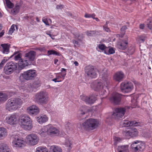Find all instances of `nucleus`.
Masks as SVG:
<instances>
[{"label":"nucleus","mask_w":152,"mask_h":152,"mask_svg":"<svg viewBox=\"0 0 152 152\" xmlns=\"http://www.w3.org/2000/svg\"><path fill=\"white\" fill-rule=\"evenodd\" d=\"M19 134L15 133L12 136V145L13 148L18 149L24 147L26 143L30 146L36 145L39 141L37 135L35 134L31 133L27 135L24 139L19 137Z\"/></svg>","instance_id":"1"},{"label":"nucleus","mask_w":152,"mask_h":152,"mask_svg":"<svg viewBox=\"0 0 152 152\" xmlns=\"http://www.w3.org/2000/svg\"><path fill=\"white\" fill-rule=\"evenodd\" d=\"M110 83L109 78L107 76L105 77H103L102 82L99 80H96L94 82V86L91 87L95 90H102L101 94L103 95L106 93L105 90L104 89L105 88H107Z\"/></svg>","instance_id":"2"},{"label":"nucleus","mask_w":152,"mask_h":152,"mask_svg":"<svg viewBox=\"0 0 152 152\" xmlns=\"http://www.w3.org/2000/svg\"><path fill=\"white\" fill-rule=\"evenodd\" d=\"M18 122L21 127L25 130H30L33 127L32 120L26 115H20L18 118Z\"/></svg>","instance_id":"3"},{"label":"nucleus","mask_w":152,"mask_h":152,"mask_svg":"<svg viewBox=\"0 0 152 152\" xmlns=\"http://www.w3.org/2000/svg\"><path fill=\"white\" fill-rule=\"evenodd\" d=\"M22 99L19 98H12L9 99L6 105V109L9 111L12 112L20 108L22 104Z\"/></svg>","instance_id":"4"},{"label":"nucleus","mask_w":152,"mask_h":152,"mask_svg":"<svg viewBox=\"0 0 152 152\" xmlns=\"http://www.w3.org/2000/svg\"><path fill=\"white\" fill-rule=\"evenodd\" d=\"M99 125V121L97 120L90 118L82 124V127L87 130H92L96 128Z\"/></svg>","instance_id":"5"},{"label":"nucleus","mask_w":152,"mask_h":152,"mask_svg":"<svg viewBox=\"0 0 152 152\" xmlns=\"http://www.w3.org/2000/svg\"><path fill=\"white\" fill-rule=\"evenodd\" d=\"M48 93L45 91H41L37 93L34 97V101L41 104L46 103L48 100Z\"/></svg>","instance_id":"6"},{"label":"nucleus","mask_w":152,"mask_h":152,"mask_svg":"<svg viewBox=\"0 0 152 152\" xmlns=\"http://www.w3.org/2000/svg\"><path fill=\"white\" fill-rule=\"evenodd\" d=\"M37 75V72L36 70L30 69L21 73L19 78L20 80L22 79L27 80H31L36 77Z\"/></svg>","instance_id":"7"},{"label":"nucleus","mask_w":152,"mask_h":152,"mask_svg":"<svg viewBox=\"0 0 152 152\" xmlns=\"http://www.w3.org/2000/svg\"><path fill=\"white\" fill-rule=\"evenodd\" d=\"M47 134L51 137L58 136L60 134L59 129L55 125L49 124L46 125Z\"/></svg>","instance_id":"8"},{"label":"nucleus","mask_w":152,"mask_h":152,"mask_svg":"<svg viewBox=\"0 0 152 152\" xmlns=\"http://www.w3.org/2000/svg\"><path fill=\"white\" fill-rule=\"evenodd\" d=\"M131 148L134 152H142L145 148V145L143 142L136 141L131 144Z\"/></svg>","instance_id":"9"},{"label":"nucleus","mask_w":152,"mask_h":152,"mask_svg":"<svg viewBox=\"0 0 152 152\" xmlns=\"http://www.w3.org/2000/svg\"><path fill=\"white\" fill-rule=\"evenodd\" d=\"M18 65L16 63L10 62L5 65L4 72L6 75H10L15 70L17 67Z\"/></svg>","instance_id":"10"},{"label":"nucleus","mask_w":152,"mask_h":152,"mask_svg":"<svg viewBox=\"0 0 152 152\" xmlns=\"http://www.w3.org/2000/svg\"><path fill=\"white\" fill-rule=\"evenodd\" d=\"M18 117L16 113L10 114L6 116L5 121L7 124L11 125H15L18 122Z\"/></svg>","instance_id":"11"},{"label":"nucleus","mask_w":152,"mask_h":152,"mask_svg":"<svg viewBox=\"0 0 152 152\" xmlns=\"http://www.w3.org/2000/svg\"><path fill=\"white\" fill-rule=\"evenodd\" d=\"M126 108H130V107H127L125 108H116L115 112L112 114V117L116 119L122 118L124 115Z\"/></svg>","instance_id":"12"},{"label":"nucleus","mask_w":152,"mask_h":152,"mask_svg":"<svg viewBox=\"0 0 152 152\" xmlns=\"http://www.w3.org/2000/svg\"><path fill=\"white\" fill-rule=\"evenodd\" d=\"M85 73L89 77L91 78H95L97 77V69L91 66H86L85 69Z\"/></svg>","instance_id":"13"},{"label":"nucleus","mask_w":152,"mask_h":152,"mask_svg":"<svg viewBox=\"0 0 152 152\" xmlns=\"http://www.w3.org/2000/svg\"><path fill=\"white\" fill-rule=\"evenodd\" d=\"M134 87L132 83L130 82L122 83L121 85V89L123 92L128 93L130 92L133 89Z\"/></svg>","instance_id":"14"},{"label":"nucleus","mask_w":152,"mask_h":152,"mask_svg":"<svg viewBox=\"0 0 152 152\" xmlns=\"http://www.w3.org/2000/svg\"><path fill=\"white\" fill-rule=\"evenodd\" d=\"M40 86L39 83H37L36 82H34L32 83H29L26 86L25 88L20 87V90L22 88L24 91L26 92H30L33 91V88H37Z\"/></svg>","instance_id":"15"},{"label":"nucleus","mask_w":152,"mask_h":152,"mask_svg":"<svg viewBox=\"0 0 152 152\" xmlns=\"http://www.w3.org/2000/svg\"><path fill=\"white\" fill-rule=\"evenodd\" d=\"M80 97L81 99L84 101L86 103L90 104L94 103L96 99V97L93 95L90 96L89 97L81 95Z\"/></svg>","instance_id":"16"},{"label":"nucleus","mask_w":152,"mask_h":152,"mask_svg":"<svg viewBox=\"0 0 152 152\" xmlns=\"http://www.w3.org/2000/svg\"><path fill=\"white\" fill-rule=\"evenodd\" d=\"M27 110L28 113L31 115H37L39 112V108L35 105H33L28 107Z\"/></svg>","instance_id":"17"},{"label":"nucleus","mask_w":152,"mask_h":152,"mask_svg":"<svg viewBox=\"0 0 152 152\" xmlns=\"http://www.w3.org/2000/svg\"><path fill=\"white\" fill-rule=\"evenodd\" d=\"M66 75V72H60L56 73V77L52 79V81L55 83L61 82L64 79Z\"/></svg>","instance_id":"18"},{"label":"nucleus","mask_w":152,"mask_h":152,"mask_svg":"<svg viewBox=\"0 0 152 152\" xmlns=\"http://www.w3.org/2000/svg\"><path fill=\"white\" fill-rule=\"evenodd\" d=\"M121 95L117 93H114L110 98V100L115 104H118L121 100Z\"/></svg>","instance_id":"19"},{"label":"nucleus","mask_w":152,"mask_h":152,"mask_svg":"<svg viewBox=\"0 0 152 152\" xmlns=\"http://www.w3.org/2000/svg\"><path fill=\"white\" fill-rule=\"evenodd\" d=\"M37 122L39 124H42L47 122L48 120V117L45 115H41L36 117Z\"/></svg>","instance_id":"20"},{"label":"nucleus","mask_w":152,"mask_h":152,"mask_svg":"<svg viewBox=\"0 0 152 152\" xmlns=\"http://www.w3.org/2000/svg\"><path fill=\"white\" fill-rule=\"evenodd\" d=\"M31 64L29 62H28V61L20 59V60L18 62V65L19 68L22 69L28 65H31Z\"/></svg>","instance_id":"21"},{"label":"nucleus","mask_w":152,"mask_h":152,"mask_svg":"<svg viewBox=\"0 0 152 152\" xmlns=\"http://www.w3.org/2000/svg\"><path fill=\"white\" fill-rule=\"evenodd\" d=\"M36 56V52L33 51H30L25 55V57L28 58L30 61H34Z\"/></svg>","instance_id":"22"},{"label":"nucleus","mask_w":152,"mask_h":152,"mask_svg":"<svg viewBox=\"0 0 152 152\" xmlns=\"http://www.w3.org/2000/svg\"><path fill=\"white\" fill-rule=\"evenodd\" d=\"M124 74L121 72H118L116 73L113 76L114 79L116 81H120L123 78Z\"/></svg>","instance_id":"23"},{"label":"nucleus","mask_w":152,"mask_h":152,"mask_svg":"<svg viewBox=\"0 0 152 152\" xmlns=\"http://www.w3.org/2000/svg\"><path fill=\"white\" fill-rule=\"evenodd\" d=\"M117 152H129V146L127 145L118 146Z\"/></svg>","instance_id":"24"},{"label":"nucleus","mask_w":152,"mask_h":152,"mask_svg":"<svg viewBox=\"0 0 152 152\" xmlns=\"http://www.w3.org/2000/svg\"><path fill=\"white\" fill-rule=\"evenodd\" d=\"M10 149L6 144H0V152H10Z\"/></svg>","instance_id":"25"},{"label":"nucleus","mask_w":152,"mask_h":152,"mask_svg":"<svg viewBox=\"0 0 152 152\" xmlns=\"http://www.w3.org/2000/svg\"><path fill=\"white\" fill-rule=\"evenodd\" d=\"M7 132L6 129L3 127H0V140H2L7 135Z\"/></svg>","instance_id":"26"},{"label":"nucleus","mask_w":152,"mask_h":152,"mask_svg":"<svg viewBox=\"0 0 152 152\" xmlns=\"http://www.w3.org/2000/svg\"><path fill=\"white\" fill-rule=\"evenodd\" d=\"M46 125L42 127L39 131V134L42 137H45L47 134V129Z\"/></svg>","instance_id":"27"},{"label":"nucleus","mask_w":152,"mask_h":152,"mask_svg":"<svg viewBox=\"0 0 152 152\" xmlns=\"http://www.w3.org/2000/svg\"><path fill=\"white\" fill-rule=\"evenodd\" d=\"M133 124V121H129L128 120H124L121 121L120 123V126L121 127L126 126H132Z\"/></svg>","instance_id":"28"},{"label":"nucleus","mask_w":152,"mask_h":152,"mask_svg":"<svg viewBox=\"0 0 152 152\" xmlns=\"http://www.w3.org/2000/svg\"><path fill=\"white\" fill-rule=\"evenodd\" d=\"M128 44V39L126 40H123L118 45V47L121 49L124 50L125 49Z\"/></svg>","instance_id":"29"},{"label":"nucleus","mask_w":152,"mask_h":152,"mask_svg":"<svg viewBox=\"0 0 152 152\" xmlns=\"http://www.w3.org/2000/svg\"><path fill=\"white\" fill-rule=\"evenodd\" d=\"M50 152H62V149L60 147L53 145L50 148Z\"/></svg>","instance_id":"30"},{"label":"nucleus","mask_w":152,"mask_h":152,"mask_svg":"<svg viewBox=\"0 0 152 152\" xmlns=\"http://www.w3.org/2000/svg\"><path fill=\"white\" fill-rule=\"evenodd\" d=\"M1 46L2 47V53L4 54H7L9 52L10 45L7 44H2Z\"/></svg>","instance_id":"31"},{"label":"nucleus","mask_w":152,"mask_h":152,"mask_svg":"<svg viewBox=\"0 0 152 152\" xmlns=\"http://www.w3.org/2000/svg\"><path fill=\"white\" fill-rule=\"evenodd\" d=\"M8 98V96L7 94L0 92V103L5 102Z\"/></svg>","instance_id":"32"},{"label":"nucleus","mask_w":152,"mask_h":152,"mask_svg":"<svg viewBox=\"0 0 152 152\" xmlns=\"http://www.w3.org/2000/svg\"><path fill=\"white\" fill-rule=\"evenodd\" d=\"M20 7L19 4H16L15 7L11 10V13L12 15H15L18 13L20 10Z\"/></svg>","instance_id":"33"},{"label":"nucleus","mask_w":152,"mask_h":152,"mask_svg":"<svg viewBox=\"0 0 152 152\" xmlns=\"http://www.w3.org/2000/svg\"><path fill=\"white\" fill-rule=\"evenodd\" d=\"M15 56L14 57V59L15 61H18L19 60V61L20 60V59H22L21 58V56L20 53L16 51L11 56L10 58H12L13 56Z\"/></svg>","instance_id":"34"},{"label":"nucleus","mask_w":152,"mask_h":152,"mask_svg":"<svg viewBox=\"0 0 152 152\" xmlns=\"http://www.w3.org/2000/svg\"><path fill=\"white\" fill-rule=\"evenodd\" d=\"M131 137H135L138 136V132L135 128H132L129 129Z\"/></svg>","instance_id":"35"},{"label":"nucleus","mask_w":152,"mask_h":152,"mask_svg":"<svg viewBox=\"0 0 152 152\" xmlns=\"http://www.w3.org/2000/svg\"><path fill=\"white\" fill-rule=\"evenodd\" d=\"M48 149L45 147L39 146L37 147L35 151V152H48Z\"/></svg>","instance_id":"36"},{"label":"nucleus","mask_w":152,"mask_h":152,"mask_svg":"<svg viewBox=\"0 0 152 152\" xmlns=\"http://www.w3.org/2000/svg\"><path fill=\"white\" fill-rule=\"evenodd\" d=\"M106 51L105 52V53L107 55L111 54L114 53L115 52V50L114 48L110 47L109 48L107 47L106 48Z\"/></svg>","instance_id":"37"},{"label":"nucleus","mask_w":152,"mask_h":152,"mask_svg":"<svg viewBox=\"0 0 152 152\" xmlns=\"http://www.w3.org/2000/svg\"><path fill=\"white\" fill-rule=\"evenodd\" d=\"M15 27L17 30L18 29V27L17 26L15 25L14 24H13L11 27L8 32V34L10 35H12V33L15 30Z\"/></svg>","instance_id":"38"},{"label":"nucleus","mask_w":152,"mask_h":152,"mask_svg":"<svg viewBox=\"0 0 152 152\" xmlns=\"http://www.w3.org/2000/svg\"><path fill=\"white\" fill-rule=\"evenodd\" d=\"M134 50V47L133 46H131L129 47L127 49V54L129 55H132L133 53Z\"/></svg>","instance_id":"39"},{"label":"nucleus","mask_w":152,"mask_h":152,"mask_svg":"<svg viewBox=\"0 0 152 152\" xmlns=\"http://www.w3.org/2000/svg\"><path fill=\"white\" fill-rule=\"evenodd\" d=\"M131 108H132L135 107L137 106V102L136 99L133 98L131 101Z\"/></svg>","instance_id":"40"},{"label":"nucleus","mask_w":152,"mask_h":152,"mask_svg":"<svg viewBox=\"0 0 152 152\" xmlns=\"http://www.w3.org/2000/svg\"><path fill=\"white\" fill-rule=\"evenodd\" d=\"M42 21L46 25L49 26L50 24L51 23V20L50 19L45 18H42Z\"/></svg>","instance_id":"41"},{"label":"nucleus","mask_w":152,"mask_h":152,"mask_svg":"<svg viewBox=\"0 0 152 152\" xmlns=\"http://www.w3.org/2000/svg\"><path fill=\"white\" fill-rule=\"evenodd\" d=\"M98 48L102 51H103L104 53H105V52L106 50V48H107V47H106L104 45L99 44L98 46Z\"/></svg>","instance_id":"42"},{"label":"nucleus","mask_w":152,"mask_h":152,"mask_svg":"<svg viewBox=\"0 0 152 152\" xmlns=\"http://www.w3.org/2000/svg\"><path fill=\"white\" fill-rule=\"evenodd\" d=\"M7 7L9 8H12L13 7V4L10 0H5Z\"/></svg>","instance_id":"43"},{"label":"nucleus","mask_w":152,"mask_h":152,"mask_svg":"<svg viewBox=\"0 0 152 152\" xmlns=\"http://www.w3.org/2000/svg\"><path fill=\"white\" fill-rule=\"evenodd\" d=\"M65 145L68 149H69L71 148V146L72 145V142L69 140H66L65 142Z\"/></svg>","instance_id":"44"},{"label":"nucleus","mask_w":152,"mask_h":152,"mask_svg":"<svg viewBox=\"0 0 152 152\" xmlns=\"http://www.w3.org/2000/svg\"><path fill=\"white\" fill-rule=\"evenodd\" d=\"M87 111L86 108L84 107H82L80 108L78 112L79 114L82 115H84L85 113Z\"/></svg>","instance_id":"45"},{"label":"nucleus","mask_w":152,"mask_h":152,"mask_svg":"<svg viewBox=\"0 0 152 152\" xmlns=\"http://www.w3.org/2000/svg\"><path fill=\"white\" fill-rule=\"evenodd\" d=\"M108 21H107L105 24L103 26V28L104 30L107 32H110V30L109 28L107 27V24L108 23Z\"/></svg>","instance_id":"46"},{"label":"nucleus","mask_w":152,"mask_h":152,"mask_svg":"<svg viewBox=\"0 0 152 152\" xmlns=\"http://www.w3.org/2000/svg\"><path fill=\"white\" fill-rule=\"evenodd\" d=\"M123 134L127 138L131 137L129 130L128 131H124Z\"/></svg>","instance_id":"47"},{"label":"nucleus","mask_w":152,"mask_h":152,"mask_svg":"<svg viewBox=\"0 0 152 152\" xmlns=\"http://www.w3.org/2000/svg\"><path fill=\"white\" fill-rule=\"evenodd\" d=\"M113 139L114 141V145H116L118 142H120L121 140L120 138L116 137H114Z\"/></svg>","instance_id":"48"},{"label":"nucleus","mask_w":152,"mask_h":152,"mask_svg":"<svg viewBox=\"0 0 152 152\" xmlns=\"http://www.w3.org/2000/svg\"><path fill=\"white\" fill-rule=\"evenodd\" d=\"M95 16L96 15L94 13L92 14L86 13L84 15V17L86 18H93V17H95Z\"/></svg>","instance_id":"49"},{"label":"nucleus","mask_w":152,"mask_h":152,"mask_svg":"<svg viewBox=\"0 0 152 152\" xmlns=\"http://www.w3.org/2000/svg\"><path fill=\"white\" fill-rule=\"evenodd\" d=\"M48 55H50L52 54L56 55H58L57 52L53 50H48Z\"/></svg>","instance_id":"50"},{"label":"nucleus","mask_w":152,"mask_h":152,"mask_svg":"<svg viewBox=\"0 0 152 152\" xmlns=\"http://www.w3.org/2000/svg\"><path fill=\"white\" fill-rule=\"evenodd\" d=\"M96 32L95 31H93L86 32V34L88 36H94L95 35Z\"/></svg>","instance_id":"51"},{"label":"nucleus","mask_w":152,"mask_h":152,"mask_svg":"<svg viewBox=\"0 0 152 152\" xmlns=\"http://www.w3.org/2000/svg\"><path fill=\"white\" fill-rule=\"evenodd\" d=\"M10 58H9L8 57L4 58V59L2 60L0 64L4 65L6 63V62Z\"/></svg>","instance_id":"52"},{"label":"nucleus","mask_w":152,"mask_h":152,"mask_svg":"<svg viewBox=\"0 0 152 152\" xmlns=\"http://www.w3.org/2000/svg\"><path fill=\"white\" fill-rule=\"evenodd\" d=\"M133 124L132 126H141V123L140 122H137L135 121H133Z\"/></svg>","instance_id":"53"},{"label":"nucleus","mask_w":152,"mask_h":152,"mask_svg":"<svg viewBox=\"0 0 152 152\" xmlns=\"http://www.w3.org/2000/svg\"><path fill=\"white\" fill-rule=\"evenodd\" d=\"M64 6L63 5H57L56 9L57 10H62L64 8Z\"/></svg>","instance_id":"54"},{"label":"nucleus","mask_w":152,"mask_h":152,"mask_svg":"<svg viewBox=\"0 0 152 152\" xmlns=\"http://www.w3.org/2000/svg\"><path fill=\"white\" fill-rule=\"evenodd\" d=\"M148 28L150 29H152V22L150 21V23L147 24Z\"/></svg>","instance_id":"55"},{"label":"nucleus","mask_w":152,"mask_h":152,"mask_svg":"<svg viewBox=\"0 0 152 152\" xmlns=\"http://www.w3.org/2000/svg\"><path fill=\"white\" fill-rule=\"evenodd\" d=\"M38 49V50L41 52L45 51V49L44 47L39 48Z\"/></svg>","instance_id":"56"},{"label":"nucleus","mask_w":152,"mask_h":152,"mask_svg":"<svg viewBox=\"0 0 152 152\" xmlns=\"http://www.w3.org/2000/svg\"><path fill=\"white\" fill-rule=\"evenodd\" d=\"M127 28L126 26H124L122 27V28L121 29V31H124Z\"/></svg>","instance_id":"57"},{"label":"nucleus","mask_w":152,"mask_h":152,"mask_svg":"<svg viewBox=\"0 0 152 152\" xmlns=\"http://www.w3.org/2000/svg\"><path fill=\"white\" fill-rule=\"evenodd\" d=\"M4 31L3 30L1 31V32L0 33V38L4 34Z\"/></svg>","instance_id":"58"},{"label":"nucleus","mask_w":152,"mask_h":152,"mask_svg":"<svg viewBox=\"0 0 152 152\" xmlns=\"http://www.w3.org/2000/svg\"><path fill=\"white\" fill-rule=\"evenodd\" d=\"M144 27L145 26L144 24H140V28L141 29H143Z\"/></svg>","instance_id":"59"},{"label":"nucleus","mask_w":152,"mask_h":152,"mask_svg":"<svg viewBox=\"0 0 152 152\" xmlns=\"http://www.w3.org/2000/svg\"><path fill=\"white\" fill-rule=\"evenodd\" d=\"M21 96L23 97H27L28 96V95L26 94H22Z\"/></svg>","instance_id":"60"},{"label":"nucleus","mask_w":152,"mask_h":152,"mask_svg":"<svg viewBox=\"0 0 152 152\" xmlns=\"http://www.w3.org/2000/svg\"><path fill=\"white\" fill-rule=\"evenodd\" d=\"M61 72H66V69H64V68H61Z\"/></svg>","instance_id":"61"},{"label":"nucleus","mask_w":152,"mask_h":152,"mask_svg":"<svg viewBox=\"0 0 152 152\" xmlns=\"http://www.w3.org/2000/svg\"><path fill=\"white\" fill-rule=\"evenodd\" d=\"M93 19L97 21H99V19L97 18H95V17H93Z\"/></svg>","instance_id":"62"},{"label":"nucleus","mask_w":152,"mask_h":152,"mask_svg":"<svg viewBox=\"0 0 152 152\" xmlns=\"http://www.w3.org/2000/svg\"><path fill=\"white\" fill-rule=\"evenodd\" d=\"M74 64L76 66H78V63L77 62L75 61L74 62Z\"/></svg>","instance_id":"63"},{"label":"nucleus","mask_w":152,"mask_h":152,"mask_svg":"<svg viewBox=\"0 0 152 152\" xmlns=\"http://www.w3.org/2000/svg\"><path fill=\"white\" fill-rule=\"evenodd\" d=\"M73 42L75 44L77 45L78 44V42L75 40H74L73 41Z\"/></svg>","instance_id":"64"}]
</instances>
